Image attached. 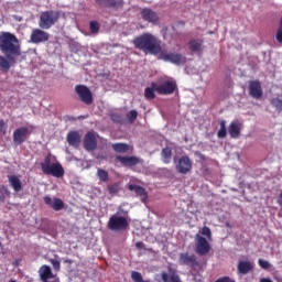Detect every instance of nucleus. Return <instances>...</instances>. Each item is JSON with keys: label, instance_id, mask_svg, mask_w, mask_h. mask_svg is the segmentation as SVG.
Masks as SVG:
<instances>
[{"label": "nucleus", "instance_id": "41", "mask_svg": "<svg viewBox=\"0 0 282 282\" xmlns=\"http://www.w3.org/2000/svg\"><path fill=\"white\" fill-rule=\"evenodd\" d=\"M1 194L6 197H10V189H8V187H2Z\"/></svg>", "mask_w": 282, "mask_h": 282}, {"label": "nucleus", "instance_id": "14", "mask_svg": "<svg viewBox=\"0 0 282 282\" xmlns=\"http://www.w3.org/2000/svg\"><path fill=\"white\" fill-rule=\"evenodd\" d=\"M141 17L143 21H148V23H152V25H158L160 21L158 13L149 8H145L141 11Z\"/></svg>", "mask_w": 282, "mask_h": 282}, {"label": "nucleus", "instance_id": "1", "mask_svg": "<svg viewBox=\"0 0 282 282\" xmlns=\"http://www.w3.org/2000/svg\"><path fill=\"white\" fill-rule=\"evenodd\" d=\"M133 45L137 50H141L145 54L158 55L162 52V42L151 33H143L133 40Z\"/></svg>", "mask_w": 282, "mask_h": 282}, {"label": "nucleus", "instance_id": "2", "mask_svg": "<svg viewBox=\"0 0 282 282\" xmlns=\"http://www.w3.org/2000/svg\"><path fill=\"white\" fill-rule=\"evenodd\" d=\"M0 51L6 56H21V46L19 45V39L10 32L0 33Z\"/></svg>", "mask_w": 282, "mask_h": 282}, {"label": "nucleus", "instance_id": "43", "mask_svg": "<svg viewBox=\"0 0 282 282\" xmlns=\"http://www.w3.org/2000/svg\"><path fill=\"white\" fill-rule=\"evenodd\" d=\"M111 120H113V122H120V117L111 115Z\"/></svg>", "mask_w": 282, "mask_h": 282}, {"label": "nucleus", "instance_id": "4", "mask_svg": "<svg viewBox=\"0 0 282 282\" xmlns=\"http://www.w3.org/2000/svg\"><path fill=\"white\" fill-rule=\"evenodd\" d=\"M41 169L44 175H52L53 177H63L65 175L63 165L56 162L52 154L45 156L44 162L41 163Z\"/></svg>", "mask_w": 282, "mask_h": 282}, {"label": "nucleus", "instance_id": "16", "mask_svg": "<svg viewBox=\"0 0 282 282\" xmlns=\"http://www.w3.org/2000/svg\"><path fill=\"white\" fill-rule=\"evenodd\" d=\"M118 162L122 164V166H138V164L142 163V159L138 156H122V155H117L116 156Z\"/></svg>", "mask_w": 282, "mask_h": 282}, {"label": "nucleus", "instance_id": "12", "mask_svg": "<svg viewBox=\"0 0 282 282\" xmlns=\"http://www.w3.org/2000/svg\"><path fill=\"white\" fill-rule=\"evenodd\" d=\"M243 130V122L240 120H232L228 126V133L230 138L237 139L241 135V131Z\"/></svg>", "mask_w": 282, "mask_h": 282}, {"label": "nucleus", "instance_id": "42", "mask_svg": "<svg viewBox=\"0 0 282 282\" xmlns=\"http://www.w3.org/2000/svg\"><path fill=\"white\" fill-rule=\"evenodd\" d=\"M135 248H138V250H142L144 248V242H137Z\"/></svg>", "mask_w": 282, "mask_h": 282}, {"label": "nucleus", "instance_id": "21", "mask_svg": "<svg viewBox=\"0 0 282 282\" xmlns=\"http://www.w3.org/2000/svg\"><path fill=\"white\" fill-rule=\"evenodd\" d=\"M129 191H132L140 197L141 202L143 204H147V199L149 198V195L147 194V189H144L142 186L139 185H129Z\"/></svg>", "mask_w": 282, "mask_h": 282}, {"label": "nucleus", "instance_id": "19", "mask_svg": "<svg viewBox=\"0 0 282 282\" xmlns=\"http://www.w3.org/2000/svg\"><path fill=\"white\" fill-rule=\"evenodd\" d=\"M84 147L86 151H94L96 147H98V142L96 141V134L94 132H88L85 135Z\"/></svg>", "mask_w": 282, "mask_h": 282}, {"label": "nucleus", "instance_id": "31", "mask_svg": "<svg viewBox=\"0 0 282 282\" xmlns=\"http://www.w3.org/2000/svg\"><path fill=\"white\" fill-rule=\"evenodd\" d=\"M97 176L99 177L100 182H109V172L108 171L98 169Z\"/></svg>", "mask_w": 282, "mask_h": 282}, {"label": "nucleus", "instance_id": "6", "mask_svg": "<svg viewBox=\"0 0 282 282\" xmlns=\"http://www.w3.org/2000/svg\"><path fill=\"white\" fill-rule=\"evenodd\" d=\"M56 21H58V13L54 11H45L40 15L39 26L42 30H50Z\"/></svg>", "mask_w": 282, "mask_h": 282}, {"label": "nucleus", "instance_id": "46", "mask_svg": "<svg viewBox=\"0 0 282 282\" xmlns=\"http://www.w3.org/2000/svg\"><path fill=\"white\" fill-rule=\"evenodd\" d=\"M0 200H1V202H4V200H6V195H1V196H0Z\"/></svg>", "mask_w": 282, "mask_h": 282}, {"label": "nucleus", "instance_id": "36", "mask_svg": "<svg viewBox=\"0 0 282 282\" xmlns=\"http://www.w3.org/2000/svg\"><path fill=\"white\" fill-rule=\"evenodd\" d=\"M271 105L278 109V111H282V100L279 98L271 99Z\"/></svg>", "mask_w": 282, "mask_h": 282}, {"label": "nucleus", "instance_id": "38", "mask_svg": "<svg viewBox=\"0 0 282 282\" xmlns=\"http://www.w3.org/2000/svg\"><path fill=\"white\" fill-rule=\"evenodd\" d=\"M108 191L110 195H118V192L120 191V188L118 187V184H113L108 186Z\"/></svg>", "mask_w": 282, "mask_h": 282}, {"label": "nucleus", "instance_id": "35", "mask_svg": "<svg viewBox=\"0 0 282 282\" xmlns=\"http://www.w3.org/2000/svg\"><path fill=\"white\" fill-rule=\"evenodd\" d=\"M258 263L262 270H270V268H272V264L264 259H259Z\"/></svg>", "mask_w": 282, "mask_h": 282}, {"label": "nucleus", "instance_id": "10", "mask_svg": "<svg viewBox=\"0 0 282 282\" xmlns=\"http://www.w3.org/2000/svg\"><path fill=\"white\" fill-rule=\"evenodd\" d=\"M75 91L79 96L82 102L85 105H91L94 102V97L91 95V90L85 85L75 86Z\"/></svg>", "mask_w": 282, "mask_h": 282}, {"label": "nucleus", "instance_id": "32", "mask_svg": "<svg viewBox=\"0 0 282 282\" xmlns=\"http://www.w3.org/2000/svg\"><path fill=\"white\" fill-rule=\"evenodd\" d=\"M219 124H220V129L218 130L217 135L218 138L224 139L227 135L226 120H221Z\"/></svg>", "mask_w": 282, "mask_h": 282}, {"label": "nucleus", "instance_id": "8", "mask_svg": "<svg viewBox=\"0 0 282 282\" xmlns=\"http://www.w3.org/2000/svg\"><path fill=\"white\" fill-rule=\"evenodd\" d=\"M30 135H32L30 127H20L15 129L13 131V144H15V147H21Z\"/></svg>", "mask_w": 282, "mask_h": 282}, {"label": "nucleus", "instance_id": "7", "mask_svg": "<svg viewBox=\"0 0 282 282\" xmlns=\"http://www.w3.org/2000/svg\"><path fill=\"white\" fill-rule=\"evenodd\" d=\"M159 58L165 63H172V65H184L186 63V57L180 53L160 52Z\"/></svg>", "mask_w": 282, "mask_h": 282}, {"label": "nucleus", "instance_id": "45", "mask_svg": "<svg viewBox=\"0 0 282 282\" xmlns=\"http://www.w3.org/2000/svg\"><path fill=\"white\" fill-rule=\"evenodd\" d=\"M260 282H273V281L270 280V278H262L260 279Z\"/></svg>", "mask_w": 282, "mask_h": 282}, {"label": "nucleus", "instance_id": "17", "mask_svg": "<svg viewBox=\"0 0 282 282\" xmlns=\"http://www.w3.org/2000/svg\"><path fill=\"white\" fill-rule=\"evenodd\" d=\"M153 87H156V91L159 94H173L177 85L175 82H165L162 85L158 86V84L153 83Z\"/></svg>", "mask_w": 282, "mask_h": 282}, {"label": "nucleus", "instance_id": "29", "mask_svg": "<svg viewBox=\"0 0 282 282\" xmlns=\"http://www.w3.org/2000/svg\"><path fill=\"white\" fill-rule=\"evenodd\" d=\"M112 149H113V151H116V153H127L129 151V144L113 143Z\"/></svg>", "mask_w": 282, "mask_h": 282}, {"label": "nucleus", "instance_id": "47", "mask_svg": "<svg viewBox=\"0 0 282 282\" xmlns=\"http://www.w3.org/2000/svg\"><path fill=\"white\" fill-rule=\"evenodd\" d=\"M9 282H17V280H10Z\"/></svg>", "mask_w": 282, "mask_h": 282}, {"label": "nucleus", "instance_id": "25", "mask_svg": "<svg viewBox=\"0 0 282 282\" xmlns=\"http://www.w3.org/2000/svg\"><path fill=\"white\" fill-rule=\"evenodd\" d=\"M189 50L194 54L202 53V50H204V41H202V40H191L189 41Z\"/></svg>", "mask_w": 282, "mask_h": 282}, {"label": "nucleus", "instance_id": "5", "mask_svg": "<svg viewBox=\"0 0 282 282\" xmlns=\"http://www.w3.org/2000/svg\"><path fill=\"white\" fill-rule=\"evenodd\" d=\"M109 230L113 232H121L122 230H127L129 228V217L127 216V212H123V215L118 212L112 215L108 221Z\"/></svg>", "mask_w": 282, "mask_h": 282}, {"label": "nucleus", "instance_id": "33", "mask_svg": "<svg viewBox=\"0 0 282 282\" xmlns=\"http://www.w3.org/2000/svg\"><path fill=\"white\" fill-rule=\"evenodd\" d=\"M127 119L129 120V122H135V120H138V111L137 110H130L127 113Z\"/></svg>", "mask_w": 282, "mask_h": 282}, {"label": "nucleus", "instance_id": "9", "mask_svg": "<svg viewBox=\"0 0 282 282\" xmlns=\"http://www.w3.org/2000/svg\"><path fill=\"white\" fill-rule=\"evenodd\" d=\"M175 170L181 175H186L193 171V161L186 155L181 156L178 160H175Z\"/></svg>", "mask_w": 282, "mask_h": 282}, {"label": "nucleus", "instance_id": "18", "mask_svg": "<svg viewBox=\"0 0 282 282\" xmlns=\"http://www.w3.org/2000/svg\"><path fill=\"white\" fill-rule=\"evenodd\" d=\"M44 204H46V206H50L51 208H53V210H63L65 203H63V200L61 198H52L50 196H44Z\"/></svg>", "mask_w": 282, "mask_h": 282}, {"label": "nucleus", "instance_id": "23", "mask_svg": "<svg viewBox=\"0 0 282 282\" xmlns=\"http://www.w3.org/2000/svg\"><path fill=\"white\" fill-rule=\"evenodd\" d=\"M9 184L13 188L15 193H21L23 188V183H21V178L17 175H9L8 176Z\"/></svg>", "mask_w": 282, "mask_h": 282}, {"label": "nucleus", "instance_id": "39", "mask_svg": "<svg viewBox=\"0 0 282 282\" xmlns=\"http://www.w3.org/2000/svg\"><path fill=\"white\" fill-rule=\"evenodd\" d=\"M50 263L53 265V268L56 272H58L61 270V261L50 259Z\"/></svg>", "mask_w": 282, "mask_h": 282}, {"label": "nucleus", "instance_id": "22", "mask_svg": "<svg viewBox=\"0 0 282 282\" xmlns=\"http://www.w3.org/2000/svg\"><path fill=\"white\" fill-rule=\"evenodd\" d=\"M7 57H3L0 55V70L1 72H10V67L14 65V57L11 55H7Z\"/></svg>", "mask_w": 282, "mask_h": 282}, {"label": "nucleus", "instance_id": "37", "mask_svg": "<svg viewBox=\"0 0 282 282\" xmlns=\"http://www.w3.org/2000/svg\"><path fill=\"white\" fill-rule=\"evenodd\" d=\"M99 30H100V25L98 24V22L91 21L90 22V32L93 34H96V32H98Z\"/></svg>", "mask_w": 282, "mask_h": 282}, {"label": "nucleus", "instance_id": "28", "mask_svg": "<svg viewBox=\"0 0 282 282\" xmlns=\"http://www.w3.org/2000/svg\"><path fill=\"white\" fill-rule=\"evenodd\" d=\"M155 91H158V88L153 86V83H152L151 87H148L144 90V96L147 100H153V98H155Z\"/></svg>", "mask_w": 282, "mask_h": 282}, {"label": "nucleus", "instance_id": "15", "mask_svg": "<svg viewBox=\"0 0 282 282\" xmlns=\"http://www.w3.org/2000/svg\"><path fill=\"white\" fill-rule=\"evenodd\" d=\"M180 264L195 268L199 265V262H197V257L195 254H189L188 252H185L180 254Z\"/></svg>", "mask_w": 282, "mask_h": 282}, {"label": "nucleus", "instance_id": "20", "mask_svg": "<svg viewBox=\"0 0 282 282\" xmlns=\"http://www.w3.org/2000/svg\"><path fill=\"white\" fill-rule=\"evenodd\" d=\"M66 140L69 147H74V149H78V147H80V133H78V131L68 132Z\"/></svg>", "mask_w": 282, "mask_h": 282}, {"label": "nucleus", "instance_id": "24", "mask_svg": "<svg viewBox=\"0 0 282 282\" xmlns=\"http://www.w3.org/2000/svg\"><path fill=\"white\" fill-rule=\"evenodd\" d=\"M161 279L163 282H182L180 275L175 271H170V274L166 272L161 273Z\"/></svg>", "mask_w": 282, "mask_h": 282}, {"label": "nucleus", "instance_id": "13", "mask_svg": "<svg viewBox=\"0 0 282 282\" xmlns=\"http://www.w3.org/2000/svg\"><path fill=\"white\" fill-rule=\"evenodd\" d=\"M249 95L251 98L259 100L263 96V89L261 88V82L251 80L249 82Z\"/></svg>", "mask_w": 282, "mask_h": 282}, {"label": "nucleus", "instance_id": "3", "mask_svg": "<svg viewBox=\"0 0 282 282\" xmlns=\"http://www.w3.org/2000/svg\"><path fill=\"white\" fill-rule=\"evenodd\" d=\"M199 232L195 236V252L204 257L210 252V242L208 241H213V232L208 227H203Z\"/></svg>", "mask_w": 282, "mask_h": 282}, {"label": "nucleus", "instance_id": "11", "mask_svg": "<svg viewBox=\"0 0 282 282\" xmlns=\"http://www.w3.org/2000/svg\"><path fill=\"white\" fill-rule=\"evenodd\" d=\"M47 41H50V33L41 29H34L31 32L30 43H34L35 45H39L40 43H45Z\"/></svg>", "mask_w": 282, "mask_h": 282}, {"label": "nucleus", "instance_id": "44", "mask_svg": "<svg viewBox=\"0 0 282 282\" xmlns=\"http://www.w3.org/2000/svg\"><path fill=\"white\" fill-rule=\"evenodd\" d=\"M278 204L280 206H282V192L280 193L279 197H278Z\"/></svg>", "mask_w": 282, "mask_h": 282}, {"label": "nucleus", "instance_id": "34", "mask_svg": "<svg viewBox=\"0 0 282 282\" xmlns=\"http://www.w3.org/2000/svg\"><path fill=\"white\" fill-rule=\"evenodd\" d=\"M131 279L134 282H145L144 279H142V273H140L138 271H132Z\"/></svg>", "mask_w": 282, "mask_h": 282}, {"label": "nucleus", "instance_id": "40", "mask_svg": "<svg viewBox=\"0 0 282 282\" xmlns=\"http://www.w3.org/2000/svg\"><path fill=\"white\" fill-rule=\"evenodd\" d=\"M1 133L6 135V122H3V120L0 121V134Z\"/></svg>", "mask_w": 282, "mask_h": 282}, {"label": "nucleus", "instance_id": "27", "mask_svg": "<svg viewBox=\"0 0 282 282\" xmlns=\"http://www.w3.org/2000/svg\"><path fill=\"white\" fill-rule=\"evenodd\" d=\"M97 3L106 8H122V0H97Z\"/></svg>", "mask_w": 282, "mask_h": 282}, {"label": "nucleus", "instance_id": "30", "mask_svg": "<svg viewBox=\"0 0 282 282\" xmlns=\"http://www.w3.org/2000/svg\"><path fill=\"white\" fill-rule=\"evenodd\" d=\"M161 155H162V160H163L164 164L171 163V158L173 155L171 148L163 149Z\"/></svg>", "mask_w": 282, "mask_h": 282}, {"label": "nucleus", "instance_id": "26", "mask_svg": "<svg viewBox=\"0 0 282 282\" xmlns=\"http://www.w3.org/2000/svg\"><path fill=\"white\" fill-rule=\"evenodd\" d=\"M254 267L250 261H240L238 263V272L239 274H248V272L252 271Z\"/></svg>", "mask_w": 282, "mask_h": 282}]
</instances>
